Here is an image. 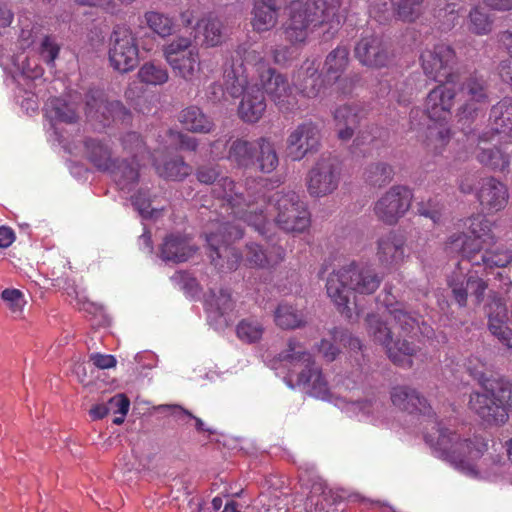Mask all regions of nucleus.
<instances>
[{"label":"nucleus","instance_id":"1","mask_svg":"<svg viewBox=\"0 0 512 512\" xmlns=\"http://www.w3.org/2000/svg\"><path fill=\"white\" fill-rule=\"evenodd\" d=\"M217 177L218 172L213 168L202 167L197 172V178L201 183L213 184L212 192L217 198L225 201L222 209L228 214V219H217L209 224L206 241L211 249L210 258L215 267L232 271L238 267L241 256L230 244L243 235L241 226L234 222L240 220L248 197L239 192L240 186L236 187L229 178L223 177L216 181Z\"/></svg>","mask_w":512,"mask_h":512},{"label":"nucleus","instance_id":"2","mask_svg":"<svg viewBox=\"0 0 512 512\" xmlns=\"http://www.w3.org/2000/svg\"><path fill=\"white\" fill-rule=\"evenodd\" d=\"M425 442L437 457L448 461L467 476L494 480L505 471V461L499 454L484 456L488 444L481 437L462 440L458 434L448 430L446 434L441 433L436 440L426 434Z\"/></svg>","mask_w":512,"mask_h":512},{"label":"nucleus","instance_id":"3","mask_svg":"<svg viewBox=\"0 0 512 512\" xmlns=\"http://www.w3.org/2000/svg\"><path fill=\"white\" fill-rule=\"evenodd\" d=\"M248 202L240 220L254 227L260 234H266V226L270 224L271 208L277 214L274 221L287 232H303L310 225V214L306 204L295 192H275L270 200L247 190Z\"/></svg>","mask_w":512,"mask_h":512},{"label":"nucleus","instance_id":"4","mask_svg":"<svg viewBox=\"0 0 512 512\" xmlns=\"http://www.w3.org/2000/svg\"><path fill=\"white\" fill-rule=\"evenodd\" d=\"M339 9V0H292L286 7L285 39L292 45L306 44L320 26L340 24Z\"/></svg>","mask_w":512,"mask_h":512},{"label":"nucleus","instance_id":"5","mask_svg":"<svg viewBox=\"0 0 512 512\" xmlns=\"http://www.w3.org/2000/svg\"><path fill=\"white\" fill-rule=\"evenodd\" d=\"M382 278L370 267L351 262L333 271L326 283V290L331 301L341 314L352 318L349 306L351 293L373 294L380 286Z\"/></svg>","mask_w":512,"mask_h":512},{"label":"nucleus","instance_id":"6","mask_svg":"<svg viewBox=\"0 0 512 512\" xmlns=\"http://www.w3.org/2000/svg\"><path fill=\"white\" fill-rule=\"evenodd\" d=\"M236 64L255 69L259 76L261 86L265 93L274 102L281 112H295L303 108L297 95L293 93L287 79L276 70L265 67L261 53L253 48L239 47L231 58Z\"/></svg>","mask_w":512,"mask_h":512},{"label":"nucleus","instance_id":"7","mask_svg":"<svg viewBox=\"0 0 512 512\" xmlns=\"http://www.w3.org/2000/svg\"><path fill=\"white\" fill-rule=\"evenodd\" d=\"M279 359L289 368V374L285 378L289 386H304L311 396L330 400L328 382L321 371L315 367L310 353L299 342L290 340L287 349L279 354Z\"/></svg>","mask_w":512,"mask_h":512},{"label":"nucleus","instance_id":"8","mask_svg":"<svg viewBox=\"0 0 512 512\" xmlns=\"http://www.w3.org/2000/svg\"><path fill=\"white\" fill-rule=\"evenodd\" d=\"M467 369L481 384V391H474L470 395V410L487 424H504L508 420V410L512 409V390L496 387V383L486 379L482 371L470 367Z\"/></svg>","mask_w":512,"mask_h":512},{"label":"nucleus","instance_id":"9","mask_svg":"<svg viewBox=\"0 0 512 512\" xmlns=\"http://www.w3.org/2000/svg\"><path fill=\"white\" fill-rule=\"evenodd\" d=\"M224 77L231 96H242L238 107L239 117L244 122H258L266 110V101L260 88L256 84H250L247 67L243 62L236 64L231 61L225 66Z\"/></svg>","mask_w":512,"mask_h":512},{"label":"nucleus","instance_id":"10","mask_svg":"<svg viewBox=\"0 0 512 512\" xmlns=\"http://www.w3.org/2000/svg\"><path fill=\"white\" fill-rule=\"evenodd\" d=\"M382 316L372 314L366 319L368 335L373 341L383 345L386 348L389 359L398 366L410 367L412 357L416 355V348L408 340L399 339L394 341L392 336L395 334V327L389 326L388 315Z\"/></svg>","mask_w":512,"mask_h":512},{"label":"nucleus","instance_id":"11","mask_svg":"<svg viewBox=\"0 0 512 512\" xmlns=\"http://www.w3.org/2000/svg\"><path fill=\"white\" fill-rule=\"evenodd\" d=\"M89 160L100 170L111 174L121 191L130 192L138 181V169L126 162L116 163L111 159L110 149L95 140L85 142Z\"/></svg>","mask_w":512,"mask_h":512},{"label":"nucleus","instance_id":"12","mask_svg":"<svg viewBox=\"0 0 512 512\" xmlns=\"http://www.w3.org/2000/svg\"><path fill=\"white\" fill-rule=\"evenodd\" d=\"M391 401L401 410L411 414L418 412L421 415L424 437L430 434L436 440L441 433L446 434L449 430L437 420L426 399L422 398L415 389L406 386L395 387L391 392Z\"/></svg>","mask_w":512,"mask_h":512},{"label":"nucleus","instance_id":"13","mask_svg":"<svg viewBox=\"0 0 512 512\" xmlns=\"http://www.w3.org/2000/svg\"><path fill=\"white\" fill-rule=\"evenodd\" d=\"M163 56L177 76L187 82H195L198 79L200 56L190 38H175L163 47Z\"/></svg>","mask_w":512,"mask_h":512},{"label":"nucleus","instance_id":"14","mask_svg":"<svg viewBox=\"0 0 512 512\" xmlns=\"http://www.w3.org/2000/svg\"><path fill=\"white\" fill-rule=\"evenodd\" d=\"M463 226L468 229V234H453L446 243V250L450 254H462L466 258L465 248H476L481 246H492L495 238L491 234L490 224L482 215L468 218Z\"/></svg>","mask_w":512,"mask_h":512},{"label":"nucleus","instance_id":"15","mask_svg":"<svg viewBox=\"0 0 512 512\" xmlns=\"http://www.w3.org/2000/svg\"><path fill=\"white\" fill-rule=\"evenodd\" d=\"M110 65L118 72L132 71L138 64L139 49L132 31L126 27H117L110 37Z\"/></svg>","mask_w":512,"mask_h":512},{"label":"nucleus","instance_id":"16","mask_svg":"<svg viewBox=\"0 0 512 512\" xmlns=\"http://www.w3.org/2000/svg\"><path fill=\"white\" fill-rule=\"evenodd\" d=\"M341 168L333 157H321L307 175V190L313 197H325L339 186Z\"/></svg>","mask_w":512,"mask_h":512},{"label":"nucleus","instance_id":"17","mask_svg":"<svg viewBox=\"0 0 512 512\" xmlns=\"http://www.w3.org/2000/svg\"><path fill=\"white\" fill-rule=\"evenodd\" d=\"M424 74L436 82H450L452 68L455 63L453 49L444 43L425 48L420 55Z\"/></svg>","mask_w":512,"mask_h":512},{"label":"nucleus","instance_id":"18","mask_svg":"<svg viewBox=\"0 0 512 512\" xmlns=\"http://www.w3.org/2000/svg\"><path fill=\"white\" fill-rule=\"evenodd\" d=\"M412 198V191L408 187L392 186L375 203L374 212L384 223L395 224L409 210Z\"/></svg>","mask_w":512,"mask_h":512},{"label":"nucleus","instance_id":"19","mask_svg":"<svg viewBox=\"0 0 512 512\" xmlns=\"http://www.w3.org/2000/svg\"><path fill=\"white\" fill-rule=\"evenodd\" d=\"M321 133L312 121H305L291 130L286 140L287 156L293 161L303 159L320 146Z\"/></svg>","mask_w":512,"mask_h":512},{"label":"nucleus","instance_id":"20","mask_svg":"<svg viewBox=\"0 0 512 512\" xmlns=\"http://www.w3.org/2000/svg\"><path fill=\"white\" fill-rule=\"evenodd\" d=\"M87 116L97 119L103 125H109V118L113 122H124L130 117L129 112L119 101L107 102L101 91H92L86 100Z\"/></svg>","mask_w":512,"mask_h":512},{"label":"nucleus","instance_id":"21","mask_svg":"<svg viewBox=\"0 0 512 512\" xmlns=\"http://www.w3.org/2000/svg\"><path fill=\"white\" fill-rule=\"evenodd\" d=\"M476 197L484 210L497 212L506 207L509 194L504 183L494 177H486L479 181Z\"/></svg>","mask_w":512,"mask_h":512},{"label":"nucleus","instance_id":"22","mask_svg":"<svg viewBox=\"0 0 512 512\" xmlns=\"http://www.w3.org/2000/svg\"><path fill=\"white\" fill-rule=\"evenodd\" d=\"M461 97L465 102L461 108V117H473L488 105L486 82L477 76L469 77L462 85Z\"/></svg>","mask_w":512,"mask_h":512},{"label":"nucleus","instance_id":"23","mask_svg":"<svg viewBox=\"0 0 512 512\" xmlns=\"http://www.w3.org/2000/svg\"><path fill=\"white\" fill-rule=\"evenodd\" d=\"M318 69L316 60H306L293 76L294 86L305 98H316L325 87L327 81L322 79Z\"/></svg>","mask_w":512,"mask_h":512},{"label":"nucleus","instance_id":"24","mask_svg":"<svg viewBox=\"0 0 512 512\" xmlns=\"http://www.w3.org/2000/svg\"><path fill=\"white\" fill-rule=\"evenodd\" d=\"M488 328L503 345L512 350V330L507 326L508 311L498 297H491L486 306Z\"/></svg>","mask_w":512,"mask_h":512},{"label":"nucleus","instance_id":"25","mask_svg":"<svg viewBox=\"0 0 512 512\" xmlns=\"http://www.w3.org/2000/svg\"><path fill=\"white\" fill-rule=\"evenodd\" d=\"M448 283L455 300L460 306L466 305L468 294L475 297L479 304L483 300L487 289V283L472 273L465 277L461 273L454 272Z\"/></svg>","mask_w":512,"mask_h":512},{"label":"nucleus","instance_id":"26","mask_svg":"<svg viewBox=\"0 0 512 512\" xmlns=\"http://www.w3.org/2000/svg\"><path fill=\"white\" fill-rule=\"evenodd\" d=\"M466 259L473 266H484L485 270L494 267H505L512 262V251L500 246L491 248V246H481L477 244L476 248H465Z\"/></svg>","mask_w":512,"mask_h":512},{"label":"nucleus","instance_id":"27","mask_svg":"<svg viewBox=\"0 0 512 512\" xmlns=\"http://www.w3.org/2000/svg\"><path fill=\"white\" fill-rule=\"evenodd\" d=\"M359 61L370 67H382L388 62V50L383 40L375 35L363 37L355 47Z\"/></svg>","mask_w":512,"mask_h":512},{"label":"nucleus","instance_id":"28","mask_svg":"<svg viewBox=\"0 0 512 512\" xmlns=\"http://www.w3.org/2000/svg\"><path fill=\"white\" fill-rule=\"evenodd\" d=\"M455 92L447 85H439L427 96L425 110L428 117L435 121H444L450 116Z\"/></svg>","mask_w":512,"mask_h":512},{"label":"nucleus","instance_id":"29","mask_svg":"<svg viewBox=\"0 0 512 512\" xmlns=\"http://www.w3.org/2000/svg\"><path fill=\"white\" fill-rule=\"evenodd\" d=\"M377 258L386 268L400 265L405 258V240L397 233L390 232L378 240Z\"/></svg>","mask_w":512,"mask_h":512},{"label":"nucleus","instance_id":"30","mask_svg":"<svg viewBox=\"0 0 512 512\" xmlns=\"http://www.w3.org/2000/svg\"><path fill=\"white\" fill-rule=\"evenodd\" d=\"M284 0H255L251 25L258 33L272 30L278 23L279 11Z\"/></svg>","mask_w":512,"mask_h":512},{"label":"nucleus","instance_id":"31","mask_svg":"<svg viewBox=\"0 0 512 512\" xmlns=\"http://www.w3.org/2000/svg\"><path fill=\"white\" fill-rule=\"evenodd\" d=\"M197 248L190 239L171 234L167 236L161 246L160 256L166 262L180 263L192 257Z\"/></svg>","mask_w":512,"mask_h":512},{"label":"nucleus","instance_id":"32","mask_svg":"<svg viewBox=\"0 0 512 512\" xmlns=\"http://www.w3.org/2000/svg\"><path fill=\"white\" fill-rule=\"evenodd\" d=\"M284 257L285 251L280 246H272L268 250L253 243L246 246L245 263L249 267L272 268L281 263Z\"/></svg>","mask_w":512,"mask_h":512},{"label":"nucleus","instance_id":"33","mask_svg":"<svg viewBox=\"0 0 512 512\" xmlns=\"http://www.w3.org/2000/svg\"><path fill=\"white\" fill-rule=\"evenodd\" d=\"M336 405L350 417H357L361 421L376 423L383 414V405L378 402H354L337 399Z\"/></svg>","mask_w":512,"mask_h":512},{"label":"nucleus","instance_id":"34","mask_svg":"<svg viewBox=\"0 0 512 512\" xmlns=\"http://www.w3.org/2000/svg\"><path fill=\"white\" fill-rule=\"evenodd\" d=\"M383 302L386 306L385 313L394 320L395 324L399 325L400 330L404 334H416L415 330H418L424 336L430 337L429 334L431 329L424 323L420 326L418 318L408 314L405 311L403 304L398 302L393 304L388 302L386 299H384Z\"/></svg>","mask_w":512,"mask_h":512},{"label":"nucleus","instance_id":"35","mask_svg":"<svg viewBox=\"0 0 512 512\" xmlns=\"http://www.w3.org/2000/svg\"><path fill=\"white\" fill-rule=\"evenodd\" d=\"M362 109L359 104H346L339 106L334 112V120L341 140H349L361 118Z\"/></svg>","mask_w":512,"mask_h":512},{"label":"nucleus","instance_id":"36","mask_svg":"<svg viewBox=\"0 0 512 512\" xmlns=\"http://www.w3.org/2000/svg\"><path fill=\"white\" fill-rule=\"evenodd\" d=\"M349 61V50L344 46H338L326 57L324 63L325 77L327 83H338L339 86L348 81V78H341L346 70Z\"/></svg>","mask_w":512,"mask_h":512},{"label":"nucleus","instance_id":"37","mask_svg":"<svg viewBox=\"0 0 512 512\" xmlns=\"http://www.w3.org/2000/svg\"><path fill=\"white\" fill-rule=\"evenodd\" d=\"M178 120L186 130L193 133L208 134L215 127L213 120L195 105L184 108L179 113Z\"/></svg>","mask_w":512,"mask_h":512},{"label":"nucleus","instance_id":"38","mask_svg":"<svg viewBox=\"0 0 512 512\" xmlns=\"http://www.w3.org/2000/svg\"><path fill=\"white\" fill-rule=\"evenodd\" d=\"M475 156L480 164L495 172H506L511 164V155L501 146H479Z\"/></svg>","mask_w":512,"mask_h":512},{"label":"nucleus","instance_id":"39","mask_svg":"<svg viewBox=\"0 0 512 512\" xmlns=\"http://www.w3.org/2000/svg\"><path fill=\"white\" fill-rule=\"evenodd\" d=\"M46 116L50 120L52 127L57 132V126L61 123L72 124L78 119V114L74 105L69 104L62 98L50 99L46 104Z\"/></svg>","mask_w":512,"mask_h":512},{"label":"nucleus","instance_id":"40","mask_svg":"<svg viewBox=\"0 0 512 512\" xmlns=\"http://www.w3.org/2000/svg\"><path fill=\"white\" fill-rule=\"evenodd\" d=\"M274 322L281 329H296L305 325L302 310L288 302H281L274 311Z\"/></svg>","mask_w":512,"mask_h":512},{"label":"nucleus","instance_id":"41","mask_svg":"<svg viewBox=\"0 0 512 512\" xmlns=\"http://www.w3.org/2000/svg\"><path fill=\"white\" fill-rule=\"evenodd\" d=\"M206 310L210 316H217L224 318V322H228L229 313L234 309V301L231 298L230 292L221 289L217 295L211 291L210 295L205 300Z\"/></svg>","mask_w":512,"mask_h":512},{"label":"nucleus","instance_id":"42","mask_svg":"<svg viewBox=\"0 0 512 512\" xmlns=\"http://www.w3.org/2000/svg\"><path fill=\"white\" fill-rule=\"evenodd\" d=\"M256 141L235 140L228 152V159L238 166L248 167L255 164Z\"/></svg>","mask_w":512,"mask_h":512},{"label":"nucleus","instance_id":"43","mask_svg":"<svg viewBox=\"0 0 512 512\" xmlns=\"http://www.w3.org/2000/svg\"><path fill=\"white\" fill-rule=\"evenodd\" d=\"M490 118L493 130L496 133H509L512 131V100L505 98L491 109Z\"/></svg>","mask_w":512,"mask_h":512},{"label":"nucleus","instance_id":"44","mask_svg":"<svg viewBox=\"0 0 512 512\" xmlns=\"http://www.w3.org/2000/svg\"><path fill=\"white\" fill-rule=\"evenodd\" d=\"M255 147V164L258 168L265 173L275 170L279 161L274 145L269 140L260 138L256 141Z\"/></svg>","mask_w":512,"mask_h":512},{"label":"nucleus","instance_id":"45","mask_svg":"<svg viewBox=\"0 0 512 512\" xmlns=\"http://www.w3.org/2000/svg\"><path fill=\"white\" fill-rule=\"evenodd\" d=\"M137 77L140 82L146 85L157 86L165 84L169 79V74L161 64L149 61L139 68Z\"/></svg>","mask_w":512,"mask_h":512},{"label":"nucleus","instance_id":"46","mask_svg":"<svg viewBox=\"0 0 512 512\" xmlns=\"http://www.w3.org/2000/svg\"><path fill=\"white\" fill-rule=\"evenodd\" d=\"M153 165L159 176L166 179L182 180L191 173V167L181 158L172 159L165 162L163 165H160L156 159H154Z\"/></svg>","mask_w":512,"mask_h":512},{"label":"nucleus","instance_id":"47","mask_svg":"<svg viewBox=\"0 0 512 512\" xmlns=\"http://www.w3.org/2000/svg\"><path fill=\"white\" fill-rule=\"evenodd\" d=\"M198 29L203 35V43L209 47H215L222 43L223 25L221 21L214 17H207L198 23Z\"/></svg>","mask_w":512,"mask_h":512},{"label":"nucleus","instance_id":"48","mask_svg":"<svg viewBox=\"0 0 512 512\" xmlns=\"http://www.w3.org/2000/svg\"><path fill=\"white\" fill-rule=\"evenodd\" d=\"M264 333L263 324L255 318L241 320L236 326L237 337L245 343L258 342Z\"/></svg>","mask_w":512,"mask_h":512},{"label":"nucleus","instance_id":"49","mask_svg":"<svg viewBox=\"0 0 512 512\" xmlns=\"http://www.w3.org/2000/svg\"><path fill=\"white\" fill-rule=\"evenodd\" d=\"M147 26L160 37L170 36L173 32L174 22L168 15L158 11H147L144 14Z\"/></svg>","mask_w":512,"mask_h":512},{"label":"nucleus","instance_id":"50","mask_svg":"<svg viewBox=\"0 0 512 512\" xmlns=\"http://www.w3.org/2000/svg\"><path fill=\"white\" fill-rule=\"evenodd\" d=\"M450 140V129L442 123L428 127L427 147L435 153H440Z\"/></svg>","mask_w":512,"mask_h":512},{"label":"nucleus","instance_id":"51","mask_svg":"<svg viewBox=\"0 0 512 512\" xmlns=\"http://www.w3.org/2000/svg\"><path fill=\"white\" fill-rule=\"evenodd\" d=\"M1 299L14 318H20L27 304L24 293L16 288H6L1 292Z\"/></svg>","mask_w":512,"mask_h":512},{"label":"nucleus","instance_id":"52","mask_svg":"<svg viewBox=\"0 0 512 512\" xmlns=\"http://www.w3.org/2000/svg\"><path fill=\"white\" fill-rule=\"evenodd\" d=\"M122 144L124 150L131 153L133 160L137 162L143 161L146 157L151 158L150 152L146 150L140 136L135 132L126 134L122 139ZM137 166H139V163H137Z\"/></svg>","mask_w":512,"mask_h":512},{"label":"nucleus","instance_id":"53","mask_svg":"<svg viewBox=\"0 0 512 512\" xmlns=\"http://www.w3.org/2000/svg\"><path fill=\"white\" fill-rule=\"evenodd\" d=\"M424 0H400L396 15L402 21L412 22L422 14Z\"/></svg>","mask_w":512,"mask_h":512},{"label":"nucleus","instance_id":"54","mask_svg":"<svg viewBox=\"0 0 512 512\" xmlns=\"http://www.w3.org/2000/svg\"><path fill=\"white\" fill-rule=\"evenodd\" d=\"M167 140L165 146L169 148H181L186 150L194 151L198 145L197 139L192 136H188L180 131L168 130L166 132Z\"/></svg>","mask_w":512,"mask_h":512},{"label":"nucleus","instance_id":"55","mask_svg":"<svg viewBox=\"0 0 512 512\" xmlns=\"http://www.w3.org/2000/svg\"><path fill=\"white\" fill-rule=\"evenodd\" d=\"M492 22L487 14L479 8H474L469 15V29L478 35H484L491 31Z\"/></svg>","mask_w":512,"mask_h":512},{"label":"nucleus","instance_id":"56","mask_svg":"<svg viewBox=\"0 0 512 512\" xmlns=\"http://www.w3.org/2000/svg\"><path fill=\"white\" fill-rule=\"evenodd\" d=\"M369 14L379 23L387 21L393 14V0H368Z\"/></svg>","mask_w":512,"mask_h":512},{"label":"nucleus","instance_id":"57","mask_svg":"<svg viewBox=\"0 0 512 512\" xmlns=\"http://www.w3.org/2000/svg\"><path fill=\"white\" fill-rule=\"evenodd\" d=\"M17 65L21 74L26 78L38 79L43 75V69L34 57L19 55L17 57Z\"/></svg>","mask_w":512,"mask_h":512},{"label":"nucleus","instance_id":"58","mask_svg":"<svg viewBox=\"0 0 512 512\" xmlns=\"http://www.w3.org/2000/svg\"><path fill=\"white\" fill-rule=\"evenodd\" d=\"M60 46L51 37H44L39 46V54L42 60L49 66H54V61L58 57Z\"/></svg>","mask_w":512,"mask_h":512},{"label":"nucleus","instance_id":"59","mask_svg":"<svg viewBox=\"0 0 512 512\" xmlns=\"http://www.w3.org/2000/svg\"><path fill=\"white\" fill-rule=\"evenodd\" d=\"M132 204L135 207V209L139 212L140 216L144 219H155L161 213V210L149 209L150 201L148 198H146V195L141 191L132 197Z\"/></svg>","mask_w":512,"mask_h":512},{"label":"nucleus","instance_id":"60","mask_svg":"<svg viewBox=\"0 0 512 512\" xmlns=\"http://www.w3.org/2000/svg\"><path fill=\"white\" fill-rule=\"evenodd\" d=\"M368 173L367 177L372 184L382 185L391 179L393 171L391 166L384 163H378L371 166Z\"/></svg>","mask_w":512,"mask_h":512},{"label":"nucleus","instance_id":"61","mask_svg":"<svg viewBox=\"0 0 512 512\" xmlns=\"http://www.w3.org/2000/svg\"><path fill=\"white\" fill-rule=\"evenodd\" d=\"M109 412L126 415L129 411L130 401L124 394H117L107 402Z\"/></svg>","mask_w":512,"mask_h":512},{"label":"nucleus","instance_id":"62","mask_svg":"<svg viewBox=\"0 0 512 512\" xmlns=\"http://www.w3.org/2000/svg\"><path fill=\"white\" fill-rule=\"evenodd\" d=\"M78 4L91 7H99L110 14L117 13V5L114 0H75Z\"/></svg>","mask_w":512,"mask_h":512},{"label":"nucleus","instance_id":"63","mask_svg":"<svg viewBox=\"0 0 512 512\" xmlns=\"http://www.w3.org/2000/svg\"><path fill=\"white\" fill-rule=\"evenodd\" d=\"M90 361L100 369H109L116 365V359L113 355L94 353L90 356Z\"/></svg>","mask_w":512,"mask_h":512},{"label":"nucleus","instance_id":"64","mask_svg":"<svg viewBox=\"0 0 512 512\" xmlns=\"http://www.w3.org/2000/svg\"><path fill=\"white\" fill-rule=\"evenodd\" d=\"M319 350L327 361H333L338 354V349L327 340L321 342Z\"/></svg>","mask_w":512,"mask_h":512}]
</instances>
